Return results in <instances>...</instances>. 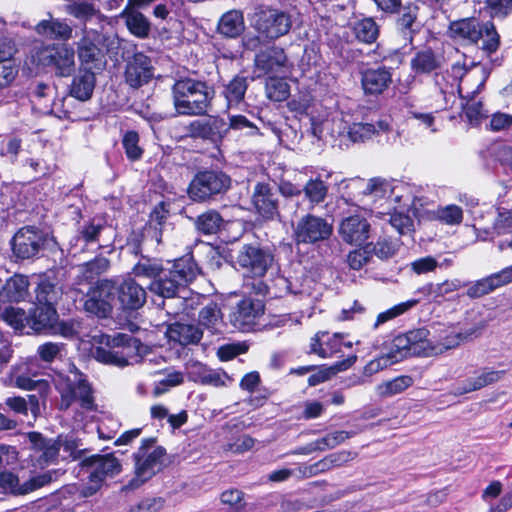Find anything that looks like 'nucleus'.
I'll return each mask as SVG.
<instances>
[{
	"label": "nucleus",
	"mask_w": 512,
	"mask_h": 512,
	"mask_svg": "<svg viewBox=\"0 0 512 512\" xmlns=\"http://www.w3.org/2000/svg\"><path fill=\"white\" fill-rule=\"evenodd\" d=\"M441 56L431 47L417 50L410 60V68L415 75H429L441 68Z\"/></svg>",
	"instance_id": "c756f323"
},
{
	"label": "nucleus",
	"mask_w": 512,
	"mask_h": 512,
	"mask_svg": "<svg viewBox=\"0 0 512 512\" xmlns=\"http://www.w3.org/2000/svg\"><path fill=\"white\" fill-rule=\"evenodd\" d=\"M376 7L386 15H394V28L405 45L413 46L415 36L421 31L420 6L416 1L373 0Z\"/></svg>",
	"instance_id": "0eeeda50"
},
{
	"label": "nucleus",
	"mask_w": 512,
	"mask_h": 512,
	"mask_svg": "<svg viewBox=\"0 0 512 512\" xmlns=\"http://www.w3.org/2000/svg\"><path fill=\"white\" fill-rule=\"evenodd\" d=\"M131 273L134 277L150 279L147 289L152 294L172 299L192 284L202 274V269L189 248L182 256L167 260L166 266L161 259L141 255Z\"/></svg>",
	"instance_id": "f257e3e1"
},
{
	"label": "nucleus",
	"mask_w": 512,
	"mask_h": 512,
	"mask_svg": "<svg viewBox=\"0 0 512 512\" xmlns=\"http://www.w3.org/2000/svg\"><path fill=\"white\" fill-rule=\"evenodd\" d=\"M60 397L59 410L61 411H67L76 401L85 411L91 412L97 409L93 387L88 381L87 375L77 368H75L73 380L66 377Z\"/></svg>",
	"instance_id": "f8f14e48"
},
{
	"label": "nucleus",
	"mask_w": 512,
	"mask_h": 512,
	"mask_svg": "<svg viewBox=\"0 0 512 512\" xmlns=\"http://www.w3.org/2000/svg\"><path fill=\"white\" fill-rule=\"evenodd\" d=\"M497 289L491 275L477 280L470 285L466 291V295L471 299L483 297Z\"/></svg>",
	"instance_id": "052dcab7"
},
{
	"label": "nucleus",
	"mask_w": 512,
	"mask_h": 512,
	"mask_svg": "<svg viewBox=\"0 0 512 512\" xmlns=\"http://www.w3.org/2000/svg\"><path fill=\"white\" fill-rule=\"evenodd\" d=\"M28 326L36 333L51 329L57 322L55 305H33L28 314Z\"/></svg>",
	"instance_id": "2f4dec72"
},
{
	"label": "nucleus",
	"mask_w": 512,
	"mask_h": 512,
	"mask_svg": "<svg viewBox=\"0 0 512 512\" xmlns=\"http://www.w3.org/2000/svg\"><path fill=\"white\" fill-rule=\"evenodd\" d=\"M121 144L126 158L130 162L139 161L144 154V149L140 146V135L136 130H127L122 134Z\"/></svg>",
	"instance_id": "de8ad7c7"
},
{
	"label": "nucleus",
	"mask_w": 512,
	"mask_h": 512,
	"mask_svg": "<svg viewBox=\"0 0 512 512\" xmlns=\"http://www.w3.org/2000/svg\"><path fill=\"white\" fill-rule=\"evenodd\" d=\"M61 435V448L63 452L66 454L63 456V460L65 461H77L81 460L84 457H88L87 454L91 451L89 448H81L83 445L82 440L74 435Z\"/></svg>",
	"instance_id": "a18cd8bd"
},
{
	"label": "nucleus",
	"mask_w": 512,
	"mask_h": 512,
	"mask_svg": "<svg viewBox=\"0 0 512 512\" xmlns=\"http://www.w3.org/2000/svg\"><path fill=\"white\" fill-rule=\"evenodd\" d=\"M430 332L427 328L421 327L406 332L412 354L415 356H433V342L428 339Z\"/></svg>",
	"instance_id": "a19ab883"
},
{
	"label": "nucleus",
	"mask_w": 512,
	"mask_h": 512,
	"mask_svg": "<svg viewBox=\"0 0 512 512\" xmlns=\"http://www.w3.org/2000/svg\"><path fill=\"white\" fill-rule=\"evenodd\" d=\"M375 135L373 123H354L348 131V136L353 142H364Z\"/></svg>",
	"instance_id": "338daca9"
},
{
	"label": "nucleus",
	"mask_w": 512,
	"mask_h": 512,
	"mask_svg": "<svg viewBox=\"0 0 512 512\" xmlns=\"http://www.w3.org/2000/svg\"><path fill=\"white\" fill-rule=\"evenodd\" d=\"M116 305L113 280L98 279L85 294L84 310L98 319L110 318Z\"/></svg>",
	"instance_id": "ddd939ff"
},
{
	"label": "nucleus",
	"mask_w": 512,
	"mask_h": 512,
	"mask_svg": "<svg viewBox=\"0 0 512 512\" xmlns=\"http://www.w3.org/2000/svg\"><path fill=\"white\" fill-rule=\"evenodd\" d=\"M50 243L57 245L55 237L35 225H24L12 236L10 246L15 261H26L38 258Z\"/></svg>",
	"instance_id": "1a4fd4ad"
},
{
	"label": "nucleus",
	"mask_w": 512,
	"mask_h": 512,
	"mask_svg": "<svg viewBox=\"0 0 512 512\" xmlns=\"http://www.w3.org/2000/svg\"><path fill=\"white\" fill-rule=\"evenodd\" d=\"M112 348H119L121 354H123L127 365H129V359L137 357L142 346L141 340L132 335L125 333H117L111 338Z\"/></svg>",
	"instance_id": "37998d69"
},
{
	"label": "nucleus",
	"mask_w": 512,
	"mask_h": 512,
	"mask_svg": "<svg viewBox=\"0 0 512 512\" xmlns=\"http://www.w3.org/2000/svg\"><path fill=\"white\" fill-rule=\"evenodd\" d=\"M153 70L150 57L143 52H135L126 63L125 82L131 88L138 89L152 80Z\"/></svg>",
	"instance_id": "412c9836"
},
{
	"label": "nucleus",
	"mask_w": 512,
	"mask_h": 512,
	"mask_svg": "<svg viewBox=\"0 0 512 512\" xmlns=\"http://www.w3.org/2000/svg\"><path fill=\"white\" fill-rule=\"evenodd\" d=\"M250 129L249 134L260 135L259 128L251 122L245 115L237 114L229 117V122H226L225 135L227 136L230 130H244Z\"/></svg>",
	"instance_id": "680f3d73"
},
{
	"label": "nucleus",
	"mask_w": 512,
	"mask_h": 512,
	"mask_svg": "<svg viewBox=\"0 0 512 512\" xmlns=\"http://www.w3.org/2000/svg\"><path fill=\"white\" fill-rule=\"evenodd\" d=\"M99 74L75 67V72L70 76L71 82L67 86V96L79 102L89 101L94 94Z\"/></svg>",
	"instance_id": "5701e85b"
},
{
	"label": "nucleus",
	"mask_w": 512,
	"mask_h": 512,
	"mask_svg": "<svg viewBox=\"0 0 512 512\" xmlns=\"http://www.w3.org/2000/svg\"><path fill=\"white\" fill-rule=\"evenodd\" d=\"M267 97L274 102H282L289 98L290 87L279 75L267 77L266 81Z\"/></svg>",
	"instance_id": "09e8293b"
},
{
	"label": "nucleus",
	"mask_w": 512,
	"mask_h": 512,
	"mask_svg": "<svg viewBox=\"0 0 512 512\" xmlns=\"http://www.w3.org/2000/svg\"><path fill=\"white\" fill-rule=\"evenodd\" d=\"M276 246L254 240L244 243L237 254L236 263L250 278H263L275 262Z\"/></svg>",
	"instance_id": "6e6552de"
},
{
	"label": "nucleus",
	"mask_w": 512,
	"mask_h": 512,
	"mask_svg": "<svg viewBox=\"0 0 512 512\" xmlns=\"http://www.w3.org/2000/svg\"><path fill=\"white\" fill-rule=\"evenodd\" d=\"M24 63L58 78H68L75 72V49L68 43L41 45L30 50Z\"/></svg>",
	"instance_id": "7ed1b4c3"
},
{
	"label": "nucleus",
	"mask_w": 512,
	"mask_h": 512,
	"mask_svg": "<svg viewBox=\"0 0 512 512\" xmlns=\"http://www.w3.org/2000/svg\"><path fill=\"white\" fill-rule=\"evenodd\" d=\"M81 469H93L88 475V484L83 486L81 494L90 497L102 487L107 477L113 478L122 471V464L114 452L104 455L94 454L84 457L79 463Z\"/></svg>",
	"instance_id": "9d476101"
},
{
	"label": "nucleus",
	"mask_w": 512,
	"mask_h": 512,
	"mask_svg": "<svg viewBox=\"0 0 512 512\" xmlns=\"http://www.w3.org/2000/svg\"><path fill=\"white\" fill-rule=\"evenodd\" d=\"M110 267V260L102 255H97L93 259L80 265L81 278L87 283L104 274Z\"/></svg>",
	"instance_id": "c03bdc74"
},
{
	"label": "nucleus",
	"mask_w": 512,
	"mask_h": 512,
	"mask_svg": "<svg viewBox=\"0 0 512 512\" xmlns=\"http://www.w3.org/2000/svg\"><path fill=\"white\" fill-rule=\"evenodd\" d=\"M218 32L226 38L235 39L245 30L243 12L230 10L225 12L219 19Z\"/></svg>",
	"instance_id": "4c0bfd02"
},
{
	"label": "nucleus",
	"mask_w": 512,
	"mask_h": 512,
	"mask_svg": "<svg viewBox=\"0 0 512 512\" xmlns=\"http://www.w3.org/2000/svg\"><path fill=\"white\" fill-rule=\"evenodd\" d=\"M166 333L171 341L182 346L197 345L203 337V329L192 323L174 322Z\"/></svg>",
	"instance_id": "473e14b6"
},
{
	"label": "nucleus",
	"mask_w": 512,
	"mask_h": 512,
	"mask_svg": "<svg viewBox=\"0 0 512 512\" xmlns=\"http://www.w3.org/2000/svg\"><path fill=\"white\" fill-rule=\"evenodd\" d=\"M111 338L112 336H105V346H97L95 348V360L105 365H112L121 368L127 366V362L123 354L120 353L119 348H112Z\"/></svg>",
	"instance_id": "79ce46f5"
},
{
	"label": "nucleus",
	"mask_w": 512,
	"mask_h": 512,
	"mask_svg": "<svg viewBox=\"0 0 512 512\" xmlns=\"http://www.w3.org/2000/svg\"><path fill=\"white\" fill-rule=\"evenodd\" d=\"M206 300L198 312V326L207 329L212 335L220 333L219 323L223 320V313L216 300L213 298H202Z\"/></svg>",
	"instance_id": "f704fd0d"
},
{
	"label": "nucleus",
	"mask_w": 512,
	"mask_h": 512,
	"mask_svg": "<svg viewBox=\"0 0 512 512\" xmlns=\"http://www.w3.org/2000/svg\"><path fill=\"white\" fill-rule=\"evenodd\" d=\"M231 176L223 169L201 167L193 174L186 192L194 203H211L222 198L231 188Z\"/></svg>",
	"instance_id": "39448f33"
},
{
	"label": "nucleus",
	"mask_w": 512,
	"mask_h": 512,
	"mask_svg": "<svg viewBox=\"0 0 512 512\" xmlns=\"http://www.w3.org/2000/svg\"><path fill=\"white\" fill-rule=\"evenodd\" d=\"M251 204L257 216L265 222L280 217L279 195L268 182L259 181L254 185Z\"/></svg>",
	"instance_id": "a211bd4d"
},
{
	"label": "nucleus",
	"mask_w": 512,
	"mask_h": 512,
	"mask_svg": "<svg viewBox=\"0 0 512 512\" xmlns=\"http://www.w3.org/2000/svg\"><path fill=\"white\" fill-rule=\"evenodd\" d=\"M337 366H328L326 364L316 365L314 371L310 372V376L307 379V384L310 387L317 386L330 380L336 373Z\"/></svg>",
	"instance_id": "e2e57ef3"
},
{
	"label": "nucleus",
	"mask_w": 512,
	"mask_h": 512,
	"mask_svg": "<svg viewBox=\"0 0 512 512\" xmlns=\"http://www.w3.org/2000/svg\"><path fill=\"white\" fill-rule=\"evenodd\" d=\"M254 66L259 76L285 74L288 68V58L282 47L273 45L255 54Z\"/></svg>",
	"instance_id": "aec40b11"
},
{
	"label": "nucleus",
	"mask_w": 512,
	"mask_h": 512,
	"mask_svg": "<svg viewBox=\"0 0 512 512\" xmlns=\"http://www.w3.org/2000/svg\"><path fill=\"white\" fill-rule=\"evenodd\" d=\"M108 223L105 217L94 215L84 220L76 229V239L85 245L95 244L100 241L102 232L107 228Z\"/></svg>",
	"instance_id": "c9c22d12"
},
{
	"label": "nucleus",
	"mask_w": 512,
	"mask_h": 512,
	"mask_svg": "<svg viewBox=\"0 0 512 512\" xmlns=\"http://www.w3.org/2000/svg\"><path fill=\"white\" fill-rule=\"evenodd\" d=\"M69 14L78 20L87 22L93 19L99 10L90 1H74L69 5Z\"/></svg>",
	"instance_id": "4d7b16f0"
},
{
	"label": "nucleus",
	"mask_w": 512,
	"mask_h": 512,
	"mask_svg": "<svg viewBox=\"0 0 512 512\" xmlns=\"http://www.w3.org/2000/svg\"><path fill=\"white\" fill-rule=\"evenodd\" d=\"M414 383L410 375L397 376L382 385L381 395L385 397L393 396L402 393Z\"/></svg>",
	"instance_id": "6e6d98bb"
},
{
	"label": "nucleus",
	"mask_w": 512,
	"mask_h": 512,
	"mask_svg": "<svg viewBox=\"0 0 512 512\" xmlns=\"http://www.w3.org/2000/svg\"><path fill=\"white\" fill-rule=\"evenodd\" d=\"M328 185L318 176L309 179L303 187L306 199L314 204L322 203L328 194Z\"/></svg>",
	"instance_id": "3c124183"
},
{
	"label": "nucleus",
	"mask_w": 512,
	"mask_h": 512,
	"mask_svg": "<svg viewBox=\"0 0 512 512\" xmlns=\"http://www.w3.org/2000/svg\"><path fill=\"white\" fill-rule=\"evenodd\" d=\"M247 88L248 78L239 74L224 85L222 95L227 102V107L238 106L244 100Z\"/></svg>",
	"instance_id": "ea45409f"
},
{
	"label": "nucleus",
	"mask_w": 512,
	"mask_h": 512,
	"mask_svg": "<svg viewBox=\"0 0 512 512\" xmlns=\"http://www.w3.org/2000/svg\"><path fill=\"white\" fill-rule=\"evenodd\" d=\"M333 235V224L327 218L307 213L293 226L292 238L296 245L319 247Z\"/></svg>",
	"instance_id": "9b49d317"
},
{
	"label": "nucleus",
	"mask_w": 512,
	"mask_h": 512,
	"mask_svg": "<svg viewBox=\"0 0 512 512\" xmlns=\"http://www.w3.org/2000/svg\"><path fill=\"white\" fill-rule=\"evenodd\" d=\"M482 20L480 17L470 16L451 21L448 25L449 36L467 45H473Z\"/></svg>",
	"instance_id": "7c9ffc66"
},
{
	"label": "nucleus",
	"mask_w": 512,
	"mask_h": 512,
	"mask_svg": "<svg viewBox=\"0 0 512 512\" xmlns=\"http://www.w3.org/2000/svg\"><path fill=\"white\" fill-rule=\"evenodd\" d=\"M123 20L127 30L138 39H146L151 32L149 19L140 11L124 7L118 15Z\"/></svg>",
	"instance_id": "72a5a7b5"
},
{
	"label": "nucleus",
	"mask_w": 512,
	"mask_h": 512,
	"mask_svg": "<svg viewBox=\"0 0 512 512\" xmlns=\"http://www.w3.org/2000/svg\"><path fill=\"white\" fill-rule=\"evenodd\" d=\"M371 225L362 215L355 214L344 218L339 226L342 240L350 245L362 246L370 236Z\"/></svg>",
	"instance_id": "4be33fe9"
},
{
	"label": "nucleus",
	"mask_w": 512,
	"mask_h": 512,
	"mask_svg": "<svg viewBox=\"0 0 512 512\" xmlns=\"http://www.w3.org/2000/svg\"><path fill=\"white\" fill-rule=\"evenodd\" d=\"M157 437L151 436L141 440L140 446L132 454L134 462L133 477L121 487L123 492L135 491L152 479L164 467L163 458L166 456V448L156 445Z\"/></svg>",
	"instance_id": "20e7f679"
},
{
	"label": "nucleus",
	"mask_w": 512,
	"mask_h": 512,
	"mask_svg": "<svg viewBox=\"0 0 512 512\" xmlns=\"http://www.w3.org/2000/svg\"><path fill=\"white\" fill-rule=\"evenodd\" d=\"M474 333V330L467 332L466 334L456 333L454 331L446 332L443 336H440L439 340L433 342V355L441 354L449 349L456 348L461 344V342L474 335Z\"/></svg>",
	"instance_id": "8fccbe9b"
},
{
	"label": "nucleus",
	"mask_w": 512,
	"mask_h": 512,
	"mask_svg": "<svg viewBox=\"0 0 512 512\" xmlns=\"http://www.w3.org/2000/svg\"><path fill=\"white\" fill-rule=\"evenodd\" d=\"M353 40L364 45L374 44L380 37L381 28L375 18L363 16L355 18L347 25Z\"/></svg>",
	"instance_id": "393cba45"
},
{
	"label": "nucleus",
	"mask_w": 512,
	"mask_h": 512,
	"mask_svg": "<svg viewBox=\"0 0 512 512\" xmlns=\"http://www.w3.org/2000/svg\"><path fill=\"white\" fill-rule=\"evenodd\" d=\"M484 4L492 20L504 19L512 12V0H485Z\"/></svg>",
	"instance_id": "0e129e2a"
},
{
	"label": "nucleus",
	"mask_w": 512,
	"mask_h": 512,
	"mask_svg": "<svg viewBox=\"0 0 512 512\" xmlns=\"http://www.w3.org/2000/svg\"><path fill=\"white\" fill-rule=\"evenodd\" d=\"M169 217L170 203L167 201H160L153 207L149 214V224L161 233Z\"/></svg>",
	"instance_id": "13d9d810"
},
{
	"label": "nucleus",
	"mask_w": 512,
	"mask_h": 512,
	"mask_svg": "<svg viewBox=\"0 0 512 512\" xmlns=\"http://www.w3.org/2000/svg\"><path fill=\"white\" fill-rule=\"evenodd\" d=\"M171 97L178 115L201 117L212 109L215 89L205 79L180 76L171 86Z\"/></svg>",
	"instance_id": "f03ea898"
},
{
	"label": "nucleus",
	"mask_w": 512,
	"mask_h": 512,
	"mask_svg": "<svg viewBox=\"0 0 512 512\" xmlns=\"http://www.w3.org/2000/svg\"><path fill=\"white\" fill-rule=\"evenodd\" d=\"M195 231L202 236L218 234L225 226L222 214L214 208H207L195 217H188Z\"/></svg>",
	"instance_id": "cd10ccee"
},
{
	"label": "nucleus",
	"mask_w": 512,
	"mask_h": 512,
	"mask_svg": "<svg viewBox=\"0 0 512 512\" xmlns=\"http://www.w3.org/2000/svg\"><path fill=\"white\" fill-rule=\"evenodd\" d=\"M1 319L15 331L22 332L28 326L27 313L19 307L6 306L1 313Z\"/></svg>",
	"instance_id": "603ef678"
},
{
	"label": "nucleus",
	"mask_w": 512,
	"mask_h": 512,
	"mask_svg": "<svg viewBox=\"0 0 512 512\" xmlns=\"http://www.w3.org/2000/svg\"><path fill=\"white\" fill-rule=\"evenodd\" d=\"M56 288L48 279L41 280L35 288L33 305H55Z\"/></svg>",
	"instance_id": "5fc2aeb1"
},
{
	"label": "nucleus",
	"mask_w": 512,
	"mask_h": 512,
	"mask_svg": "<svg viewBox=\"0 0 512 512\" xmlns=\"http://www.w3.org/2000/svg\"><path fill=\"white\" fill-rule=\"evenodd\" d=\"M254 28L263 38L276 40L286 35L292 27L289 13L275 9H260L254 14Z\"/></svg>",
	"instance_id": "dca6fc26"
},
{
	"label": "nucleus",
	"mask_w": 512,
	"mask_h": 512,
	"mask_svg": "<svg viewBox=\"0 0 512 512\" xmlns=\"http://www.w3.org/2000/svg\"><path fill=\"white\" fill-rule=\"evenodd\" d=\"M28 440L32 448L41 453L39 455V462L41 464L56 463L61 449V435L55 439H47L41 432L31 431L27 434Z\"/></svg>",
	"instance_id": "a878e982"
},
{
	"label": "nucleus",
	"mask_w": 512,
	"mask_h": 512,
	"mask_svg": "<svg viewBox=\"0 0 512 512\" xmlns=\"http://www.w3.org/2000/svg\"><path fill=\"white\" fill-rule=\"evenodd\" d=\"M75 45L78 68L102 74L107 65V52L99 36L84 34Z\"/></svg>",
	"instance_id": "2eb2a0df"
},
{
	"label": "nucleus",
	"mask_w": 512,
	"mask_h": 512,
	"mask_svg": "<svg viewBox=\"0 0 512 512\" xmlns=\"http://www.w3.org/2000/svg\"><path fill=\"white\" fill-rule=\"evenodd\" d=\"M263 301L251 297L241 299L230 314L231 324L238 330L249 332L254 330L258 319L264 314Z\"/></svg>",
	"instance_id": "6ab92c4d"
},
{
	"label": "nucleus",
	"mask_w": 512,
	"mask_h": 512,
	"mask_svg": "<svg viewBox=\"0 0 512 512\" xmlns=\"http://www.w3.org/2000/svg\"><path fill=\"white\" fill-rule=\"evenodd\" d=\"M29 285L26 275L16 273L6 280L1 293L9 302L19 303L29 295Z\"/></svg>",
	"instance_id": "58836bf2"
},
{
	"label": "nucleus",
	"mask_w": 512,
	"mask_h": 512,
	"mask_svg": "<svg viewBox=\"0 0 512 512\" xmlns=\"http://www.w3.org/2000/svg\"><path fill=\"white\" fill-rule=\"evenodd\" d=\"M34 30L37 35L50 40L67 43L72 38L73 29L64 20L50 18L39 21Z\"/></svg>",
	"instance_id": "bb28decb"
},
{
	"label": "nucleus",
	"mask_w": 512,
	"mask_h": 512,
	"mask_svg": "<svg viewBox=\"0 0 512 512\" xmlns=\"http://www.w3.org/2000/svg\"><path fill=\"white\" fill-rule=\"evenodd\" d=\"M226 120L218 114H206L191 120L186 126V137L201 140L215 148H220L226 138Z\"/></svg>",
	"instance_id": "4468645a"
},
{
	"label": "nucleus",
	"mask_w": 512,
	"mask_h": 512,
	"mask_svg": "<svg viewBox=\"0 0 512 512\" xmlns=\"http://www.w3.org/2000/svg\"><path fill=\"white\" fill-rule=\"evenodd\" d=\"M476 94L477 90H474L464 96L459 90V98L465 101L461 104V109L467 123L471 126H479L489 117L488 111L484 109L483 102L475 100Z\"/></svg>",
	"instance_id": "e433bc0d"
},
{
	"label": "nucleus",
	"mask_w": 512,
	"mask_h": 512,
	"mask_svg": "<svg viewBox=\"0 0 512 512\" xmlns=\"http://www.w3.org/2000/svg\"><path fill=\"white\" fill-rule=\"evenodd\" d=\"M394 68L374 63L359 69L360 88L369 108H379L393 90Z\"/></svg>",
	"instance_id": "423d86ee"
},
{
	"label": "nucleus",
	"mask_w": 512,
	"mask_h": 512,
	"mask_svg": "<svg viewBox=\"0 0 512 512\" xmlns=\"http://www.w3.org/2000/svg\"><path fill=\"white\" fill-rule=\"evenodd\" d=\"M113 291L117 309L123 313L131 314L142 308L147 301L146 289L132 277L113 280Z\"/></svg>",
	"instance_id": "f3484780"
},
{
	"label": "nucleus",
	"mask_w": 512,
	"mask_h": 512,
	"mask_svg": "<svg viewBox=\"0 0 512 512\" xmlns=\"http://www.w3.org/2000/svg\"><path fill=\"white\" fill-rule=\"evenodd\" d=\"M411 356H415V354H412V347L406 333L395 336L386 354L387 361L390 364L398 363Z\"/></svg>",
	"instance_id": "49530a36"
},
{
	"label": "nucleus",
	"mask_w": 512,
	"mask_h": 512,
	"mask_svg": "<svg viewBox=\"0 0 512 512\" xmlns=\"http://www.w3.org/2000/svg\"><path fill=\"white\" fill-rule=\"evenodd\" d=\"M220 501L223 505L229 507L232 512H245L247 503L245 494L237 488H229L220 494Z\"/></svg>",
	"instance_id": "864d4df0"
},
{
	"label": "nucleus",
	"mask_w": 512,
	"mask_h": 512,
	"mask_svg": "<svg viewBox=\"0 0 512 512\" xmlns=\"http://www.w3.org/2000/svg\"><path fill=\"white\" fill-rule=\"evenodd\" d=\"M479 47L486 56L496 53L501 46V36L492 19L482 20L473 43Z\"/></svg>",
	"instance_id": "c85d7f7f"
},
{
	"label": "nucleus",
	"mask_w": 512,
	"mask_h": 512,
	"mask_svg": "<svg viewBox=\"0 0 512 512\" xmlns=\"http://www.w3.org/2000/svg\"><path fill=\"white\" fill-rule=\"evenodd\" d=\"M342 345L343 335L341 333L330 334L328 331H318L310 339L308 353L325 359L340 352Z\"/></svg>",
	"instance_id": "b1692460"
},
{
	"label": "nucleus",
	"mask_w": 512,
	"mask_h": 512,
	"mask_svg": "<svg viewBox=\"0 0 512 512\" xmlns=\"http://www.w3.org/2000/svg\"><path fill=\"white\" fill-rule=\"evenodd\" d=\"M437 218L447 225H459L463 221V211L460 206L451 204L439 209Z\"/></svg>",
	"instance_id": "774afa93"
},
{
	"label": "nucleus",
	"mask_w": 512,
	"mask_h": 512,
	"mask_svg": "<svg viewBox=\"0 0 512 512\" xmlns=\"http://www.w3.org/2000/svg\"><path fill=\"white\" fill-rule=\"evenodd\" d=\"M370 246L371 242L364 243L360 246L361 248L349 252L347 255V263L351 269L360 270L371 259Z\"/></svg>",
	"instance_id": "bf43d9fd"
},
{
	"label": "nucleus",
	"mask_w": 512,
	"mask_h": 512,
	"mask_svg": "<svg viewBox=\"0 0 512 512\" xmlns=\"http://www.w3.org/2000/svg\"><path fill=\"white\" fill-rule=\"evenodd\" d=\"M0 488L5 493H11L13 495H25L26 493H22L24 489V484L19 486V478L18 476L11 471H2L0 472Z\"/></svg>",
	"instance_id": "69168bd1"
}]
</instances>
